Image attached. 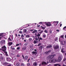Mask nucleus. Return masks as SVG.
<instances>
[{
  "instance_id": "nucleus-1",
  "label": "nucleus",
  "mask_w": 66,
  "mask_h": 66,
  "mask_svg": "<svg viewBox=\"0 0 66 66\" xmlns=\"http://www.w3.org/2000/svg\"><path fill=\"white\" fill-rule=\"evenodd\" d=\"M1 50H2L4 52V51H5L6 50V47L4 45L2 47V49H1Z\"/></svg>"
},
{
  "instance_id": "nucleus-2",
  "label": "nucleus",
  "mask_w": 66,
  "mask_h": 66,
  "mask_svg": "<svg viewBox=\"0 0 66 66\" xmlns=\"http://www.w3.org/2000/svg\"><path fill=\"white\" fill-rule=\"evenodd\" d=\"M59 23V22L57 21H54L53 22V23L54 24V26H56Z\"/></svg>"
},
{
  "instance_id": "nucleus-3",
  "label": "nucleus",
  "mask_w": 66,
  "mask_h": 66,
  "mask_svg": "<svg viewBox=\"0 0 66 66\" xmlns=\"http://www.w3.org/2000/svg\"><path fill=\"white\" fill-rule=\"evenodd\" d=\"M0 55H1V57H0V60H3L4 59V57L3 56V55L1 54H0Z\"/></svg>"
},
{
  "instance_id": "nucleus-4",
  "label": "nucleus",
  "mask_w": 66,
  "mask_h": 66,
  "mask_svg": "<svg viewBox=\"0 0 66 66\" xmlns=\"http://www.w3.org/2000/svg\"><path fill=\"white\" fill-rule=\"evenodd\" d=\"M55 61V62H56V59L53 60V59H50L49 61V62L50 63H52V62Z\"/></svg>"
},
{
  "instance_id": "nucleus-5",
  "label": "nucleus",
  "mask_w": 66,
  "mask_h": 66,
  "mask_svg": "<svg viewBox=\"0 0 66 66\" xmlns=\"http://www.w3.org/2000/svg\"><path fill=\"white\" fill-rule=\"evenodd\" d=\"M53 48L54 49H55V50H56L57 49H59V46H58V45H57L55 46H53Z\"/></svg>"
},
{
  "instance_id": "nucleus-6",
  "label": "nucleus",
  "mask_w": 66,
  "mask_h": 66,
  "mask_svg": "<svg viewBox=\"0 0 66 66\" xmlns=\"http://www.w3.org/2000/svg\"><path fill=\"white\" fill-rule=\"evenodd\" d=\"M62 60V57H61V56H60L59 57L58 59L57 60L58 62H60Z\"/></svg>"
},
{
  "instance_id": "nucleus-7",
  "label": "nucleus",
  "mask_w": 66,
  "mask_h": 66,
  "mask_svg": "<svg viewBox=\"0 0 66 66\" xmlns=\"http://www.w3.org/2000/svg\"><path fill=\"white\" fill-rule=\"evenodd\" d=\"M46 25L47 27H50L51 26V24L50 22H48L46 23Z\"/></svg>"
},
{
  "instance_id": "nucleus-8",
  "label": "nucleus",
  "mask_w": 66,
  "mask_h": 66,
  "mask_svg": "<svg viewBox=\"0 0 66 66\" xmlns=\"http://www.w3.org/2000/svg\"><path fill=\"white\" fill-rule=\"evenodd\" d=\"M8 64H9V63L6 62H5L3 63V65H4V66H7V65Z\"/></svg>"
},
{
  "instance_id": "nucleus-9",
  "label": "nucleus",
  "mask_w": 66,
  "mask_h": 66,
  "mask_svg": "<svg viewBox=\"0 0 66 66\" xmlns=\"http://www.w3.org/2000/svg\"><path fill=\"white\" fill-rule=\"evenodd\" d=\"M46 64H47V63L46 62H44V61H43L41 65H46Z\"/></svg>"
},
{
  "instance_id": "nucleus-10",
  "label": "nucleus",
  "mask_w": 66,
  "mask_h": 66,
  "mask_svg": "<svg viewBox=\"0 0 66 66\" xmlns=\"http://www.w3.org/2000/svg\"><path fill=\"white\" fill-rule=\"evenodd\" d=\"M6 60L7 61H9V62H10L12 60H11V59L8 57L6 58Z\"/></svg>"
},
{
  "instance_id": "nucleus-11",
  "label": "nucleus",
  "mask_w": 66,
  "mask_h": 66,
  "mask_svg": "<svg viewBox=\"0 0 66 66\" xmlns=\"http://www.w3.org/2000/svg\"><path fill=\"white\" fill-rule=\"evenodd\" d=\"M13 44V43L12 42H8V45L9 46H11Z\"/></svg>"
},
{
  "instance_id": "nucleus-12",
  "label": "nucleus",
  "mask_w": 66,
  "mask_h": 66,
  "mask_svg": "<svg viewBox=\"0 0 66 66\" xmlns=\"http://www.w3.org/2000/svg\"><path fill=\"white\" fill-rule=\"evenodd\" d=\"M32 54H35V55H36L37 54V52L35 51H33L32 52Z\"/></svg>"
},
{
  "instance_id": "nucleus-13",
  "label": "nucleus",
  "mask_w": 66,
  "mask_h": 66,
  "mask_svg": "<svg viewBox=\"0 0 66 66\" xmlns=\"http://www.w3.org/2000/svg\"><path fill=\"white\" fill-rule=\"evenodd\" d=\"M52 47V46L50 45H48L47 46H46L47 48H50Z\"/></svg>"
},
{
  "instance_id": "nucleus-14",
  "label": "nucleus",
  "mask_w": 66,
  "mask_h": 66,
  "mask_svg": "<svg viewBox=\"0 0 66 66\" xmlns=\"http://www.w3.org/2000/svg\"><path fill=\"white\" fill-rule=\"evenodd\" d=\"M43 26H45V25L44 24H43L42 26H41V27L42 28V29L43 30H44V29H45V27H44Z\"/></svg>"
},
{
  "instance_id": "nucleus-15",
  "label": "nucleus",
  "mask_w": 66,
  "mask_h": 66,
  "mask_svg": "<svg viewBox=\"0 0 66 66\" xmlns=\"http://www.w3.org/2000/svg\"><path fill=\"white\" fill-rule=\"evenodd\" d=\"M28 58V56H26L24 58L25 61H27V60Z\"/></svg>"
},
{
  "instance_id": "nucleus-16",
  "label": "nucleus",
  "mask_w": 66,
  "mask_h": 66,
  "mask_svg": "<svg viewBox=\"0 0 66 66\" xmlns=\"http://www.w3.org/2000/svg\"><path fill=\"white\" fill-rule=\"evenodd\" d=\"M4 51V52L5 53V55L6 56H9V55H8V54H7V52L6 51Z\"/></svg>"
},
{
  "instance_id": "nucleus-17",
  "label": "nucleus",
  "mask_w": 66,
  "mask_h": 66,
  "mask_svg": "<svg viewBox=\"0 0 66 66\" xmlns=\"http://www.w3.org/2000/svg\"><path fill=\"white\" fill-rule=\"evenodd\" d=\"M7 41L8 42H10V41H12V40L11 38H10V37H9Z\"/></svg>"
},
{
  "instance_id": "nucleus-18",
  "label": "nucleus",
  "mask_w": 66,
  "mask_h": 66,
  "mask_svg": "<svg viewBox=\"0 0 66 66\" xmlns=\"http://www.w3.org/2000/svg\"><path fill=\"white\" fill-rule=\"evenodd\" d=\"M28 45V43L27 42L24 44V45L25 47H26L27 46V45Z\"/></svg>"
},
{
  "instance_id": "nucleus-19",
  "label": "nucleus",
  "mask_w": 66,
  "mask_h": 66,
  "mask_svg": "<svg viewBox=\"0 0 66 66\" xmlns=\"http://www.w3.org/2000/svg\"><path fill=\"white\" fill-rule=\"evenodd\" d=\"M46 22H40L39 23L40 24H42V25H43V24H45L46 23Z\"/></svg>"
},
{
  "instance_id": "nucleus-20",
  "label": "nucleus",
  "mask_w": 66,
  "mask_h": 66,
  "mask_svg": "<svg viewBox=\"0 0 66 66\" xmlns=\"http://www.w3.org/2000/svg\"><path fill=\"white\" fill-rule=\"evenodd\" d=\"M43 47L42 46H40L39 47V49L40 50H42Z\"/></svg>"
},
{
  "instance_id": "nucleus-21",
  "label": "nucleus",
  "mask_w": 66,
  "mask_h": 66,
  "mask_svg": "<svg viewBox=\"0 0 66 66\" xmlns=\"http://www.w3.org/2000/svg\"><path fill=\"white\" fill-rule=\"evenodd\" d=\"M47 60H51V58H50V55L47 57Z\"/></svg>"
},
{
  "instance_id": "nucleus-22",
  "label": "nucleus",
  "mask_w": 66,
  "mask_h": 66,
  "mask_svg": "<svg viewBox=\"0 0 66 66\" xmlns=\"http://www.w3.org/2000/svg\"><path fill=\"white\" fill-rule=\"evenodd\" d=\"M33 65L34 66H37V63L36 62H35L33 64Z\"/></svg>"
},
{
  "instance_id": "nucleus-23",
  "label": "nucleus",
  "mask_w": 66,
  "mask_h": 66,
  "mask_svg": "<svg viewBox=\"0 0 66 66\" xmlns=\"http://www.w3.org/2000/svg\"><path fill=\"white\" fill-rule=\"evenodd\" d=\"M11 48L12 50H15V48H13V46H11Z\"/></svg>"
},
{
  "instance_id": "nucleus-24",
  "label": "nucleus",
  "mask_w": 66,
  "mask_h": 66,
  "mask_svg": "<svg viewBox=\"0 0 66 66\" xmlns=\"http://www.w3.org/2000/svg\"><path fill=\"white\" fill-rule=\"evenodd\" d=\"M50 56L51 60L53 58V56L52 55H50Z\"/></svg>"
},
{
  "instance_id": "nucleus-25",
  "label": "nucleus",
  "mask_w": 66,
  "mask_h": 66,
  "mask_svg": "<svg viewBox=\"0 0 66 66\" xmlns=\"http://www.w3.org/2000/svg\"><path fill=\"white\" fill-rule=\"evenodd\" d=\"M63 30H64L65 31H66V26L64 27L63 28Z\"/></svg>"
},
{
  "instance_id": "nucleus-26",
  "label": "nucleus",
  "mask_w": 66,
  "mask_h": 66,
  "mask_svg": "<svg viewBox=\"0 0 66 66\" xmlns=\"http://www.w3.org/2000/svg\"><path fill=\"white\" fill-rule=\"evenodd\" d=\"M37 41L35 40H34L33 42V43L34 44H37Z\"/></svg>"
},
{
  "instance_id": "nucleus-27",
  "label": "nucleus",
  "mask_w": 66,
  "mask_h": 66,
  "mask_svg": "<svg viewBox=\"0 0 66 66\" xmlns=\"http://www.w3.org/2000/svg\"><path fill=\"white\" fill-rule=\"evenodd\" d=\"M43 38H46V35L45 34H44L43 35Z\"/></svg>"
},
{
  "instance_id": "nucleus-28",
  "label": "nucleus",
  "mask_w": 66,
  "mask_h": 66,
  "mask_svg": "<svg viewBox=\"0 0 66 66\" xmlns=\"http://www.w3.org/2000/svg\"><path fill=\"white\" fill-rule=\"evenodd\" d=\"M26 37H27V38H29V37H30V35H27L26 36Z\"/></svg>"
},
{
  "instance_id": "nucleus-29",
  "label": "nucleus",
  "mask_w": 66,
  "mask_h": 66,
  "mask_svg": "<svg viewBox=\"0 0 66 66\" xmlns=\"http://www.w3.org/2000/svg\"><path fill=\"white\" fill-rule=\"evenodd\" d=\"M3 33H2L0 34V36H3Z\"/></svg>"
},
{
  "instance_id": "nucleus-30",
  "label": "nucleus",
  "mask_w": 66,
  "mask_h": 66,
  "mask_svg": "<svg viewBox=\"0 0 66 66\" xmlns=\"http://www.w3.org/2000/svg\"><path fill=\"white\" fill-rule=\"evenodd\" d=\"M36 37H37V36H35V38L36 40H38V38H36Z\"/></svg>"
},
{
  "instance_id": "nucleus-31",
  "label": "nucleus",
  "mask_w": 66,
  "mask_h": 66,
  "mask_svg": "<svg viewBox=\"0 0 66 66\" xmlns=\"http://www.w3.org/2000/svg\"><path fill=\"white\" fill-rule=\"evenodd\" d=\"M29 41H31V40H32V38H29Z\"/></svg>"
},
{
  "instance_id": "nucleus-32",
  "label": "nucleus",
  "mask_w": 66,
  "mask_h": 66,
  "mask_svg": "<svg viewBox=\"0 0 66 66\" xmlns=\"http://www.w3.org/2000/svg\"><path fill=\"white\" fill-rule=\"evenodd\" d=\"M20 49V47H19L17 48L16 49L17 50H19Z\"/></svg>"
},
{
  "instance_id": "nucleus-33",
  "label": "nucleus",
  "mask_w": 66,
  "mask_h": 66,
  "mask_svg": "<svg viewBox=\"0 0 66 66\" xmlns=\"http://www.w3.org/2000/svg\"><path fill=\"white\" fill-rule=\"evenodd\" d=\"M61 52L62 53H64L65 52V51H63V49H61Z\"/></svg>"
},
{
  "instance_id": "nucleus-34",
  "label": "nucleus",
  "mask_w": 66,
  "mask_h": 66,
  "mask_svg": "<svg viewBox=\"0 0 66 66\" xmlns=\"http://www.w3.org/2000/svg\"><path fill=\"white\" fill-rule=\"evenodd\" d=\"M44 32V30H42L40 32H39V33L40 34H42V33H43V32Z\"/></svg>"
},
{
  "instance_id": "nucleus-35",
  "label": "nucleus",
  "mask_w": 66,
  "mask_h": 66,
  "mask_svg": "<svg viewBox=\"0 0 66 66\" xmlns=\"http://www.w3.org/2000/svg\"><path fill=\"white\" fill-rule=\"evenodd\" d=\"M38 35H37V36H38V37H39V36H40V34L39 33H38Z\"/></svg>"
},
{
  "instance_id": "nucleus-36",
  "label": "nucleus",
  "mask_w": 66,
  "mask_h": 66,
  "mask_svg": "<svg viewBox=\"0 0 66 66\" xmlns=\"http://www.w3.org/2000/svg\"><path fill=\"white\" fill-rule=\"evenodd\" d=\"M22 50H26V47H23L22 48Z\"/></svg>"
},
{
  "instance_id": "nucleus-37",
  "label": "nucleus",
  "mask_w": 66,
  "mask_h": 66,
  "mask_svg": "<svg viewBox=\"0 0 66 66\" xmlns=\"http://www.w3.org/2000/svg\"><path fill=\"white\" fill-rule=\"evenodd\" d=\"M21 65L22 66H24V64L23 63H22L21 64Z\"/></svg>"
},
{
  "instance_id": "nucleus-38",
  "label": "nucleus",
  "mask_w": 66,
  "mask_h": 66,
  "mask_svg": "<svg viewBox=\"0 0 66 66\" xmlns=\"http://www.w3.org/2000/svg\"><path fill=\"white\" fill-rule=\"evenodd\" d=\"M64 36V35H62L61 36V38H63Z\"/></svg>"
},
{
  "instance_id": "nucleus-39",
  "label": "nucleus",
  "mask_w": 66,
  "mask_h": 66,
  "mask_svg": "<svg viewBox=\"0 0 66 66\" xmlns=\"http://www.w3.org/2000/svg\"><path fill=\"white\" fill-rule=\"evenodd\" d=\"M58 40V38H55V39L54 40H55V41H57V40Z\"/></svg>"
},
{
  "instance_id": "nucleus-40",
  "label": "nucleus",
  "mask_w": 66,
  "mask_h": 66,
  "mask_svg": "<svg viewBox=\"0 0 66 66\" xmlns=\"http://www.w3.org/2000/svg\"><path fill=\"white\" fill-rule=\"evenodd\" d=\"M27 65L28 66H30V65H31V64H30L28 63L27 64Z\"/></svg>"
},
{
  "instance_id": "nucleus-41",
  "label": "nucleus",
  "mask_w": 66,
  "mask_h": 66,
  "mask_svg": "<svg viewBox=\"0 0 66 66\" xmlns=\"http://www.w3.org/2000/svg\"><path fill=\"white\" fill-rule=\"evenodd\" d=\"M19 65H20L19 63H16V66H19Z\"/></svg>"
},
{
  "instance_id": "nucleus-42",
  "label": "nucleus",
  "mask_w": 66,
  "mask_h": 66,
  "mask_svg": "<svg viewBox=\"0 0 66 66\" xmlns=\"http://www.w3.org/2000/svg\"><path fill=\"white\" fill-rule=\"evenodd\" d=\"M24 33H26L27 32V30L26 29H24Z\"/></svg>"
},
{
  "instance_id": "nucleus-43",
  "label": "nucleus",
  "mask_w": 66,
  "mask_h": 66,
  "mask_svg": "<svg viewBox=\"0 0 66 66\" xmlns=\"http://www.w3.org/2000/svg\"><path fill=\"white\" fill-rule=\"evenodd\" d=\"M48 53V52H45V54H47Z\"/></svg>"
},
{
  "instance_id": "nucleus-44",
  "label": "nucleus",
  "mask_w": 66,
  "mask_h": 66,
  "mask_svg": "<svg viewBox=\"0 0 66 66\" xmlns=\"http://www.w3.org/2000/svg\"><path fill=\"white\" fill-rule=\"evenodd\" d=\"M18 46H19V44H17L16 45V46L17 47Z\"/></svg>"
},
{
  "instance_id": "nucleus-45",
  "label": "nucleus",
  "mask_w": 66,
  "mask_h": 66,
  "mask_svg": "<svg viewBox=\"0 0 66 66\" xmlns=\"http://www.w3.org/2000/svg\"><path fill=\"white\" fill-rule=\"evenodd\" d=\"M41 45V44L40 43H39V44L37 46H40Z\"/></svg>"
},
{
  "instance_id": "nucleus-46",
  "label": "nucleus",
  "mask_w": 66,
  "mask_h": 66,
  "mask_svg": "<svg viewBox=\"0 0 66 66\" xmlns=\"http://www.w3.org/2000/svg\"><path fill=\"white\" fill-rule=\"evenodd\" d=\"M57 64V66H61V65L59 64Z\"/></svg>"
},
{
  "instance_id": "nucleus-47",
  "label": "nucleus",
  "mask_w": 66,
  "mask_h": 66,
  "mask_svg": "<svg viewBox=\"0 0 66 66\" xmlns=\"http://www.w3.org/2000/svg\"><path fill=\"white\" fill-rule=\"evenodd\" d=\"M44 32H45V33H47L48 31H47L46 30H44Z\"/></svg>"
},
{
  "instance_id": "nucleus-48",
  "label": "nucleus",
  "mask_w": 66,
  "mask_h": 66,
  "mask_svg": "<svg viewBox=\"0 0 66 66\" xmlns=\"http://www.w3.org/2000/svg\"><path fill=\"white\" fill-rule=\"evenodd\" d=\"M50 34H51V33H52V30H50Z\"/></svg>"
},
{
  "instance_id": "nucleus-49",
  "label": "nucleus",
  "mask_w": 66,
  "mask_h": 66,
  "mask_svg": "<svg viewBox=\"0 0 66 66\" xmlns=\"http://www.w3.org/2000/svg\"><path fill=\"white\" fill-rule=\"evenodd\" d=\"M47 52H48V53H50V52H51V51L49 50Z\"/></svg>"
},
{
  "instance_id": "nucleus-50",
  "label": "nucleus",
  "mask_w": 66,
  "mask_h": 66,
  "mask_svg": "<svg viewBox=\"0 0 66 66\" xmlns=\"http://www.w3.org/2000/svg\"><path fill=\"white\" fill-rule=\"evenodd\" d=\"M39 39H40V40H43V38H42L41 37H40Z\"/></svg>"
},
{
  "instance_id": "nucleus-51",
  "label": "nucleus",
  "mask_w": 66,
  "mask_h": 66,
  "mask_svg": "<svg viewBox=\"0 0 66 66\" xmlns=\"http://www.w3.org/2000/svg\"><path fill=\"white\" fill-rule=\"evenodd\" d=\"M22 57L23 59H24V56L23 55H22Z\"/></svg>"
},
{
  "instance_id": "nucleus-52",
  "label": "nucleus",
  "mask_w": 66,
  "mask_h": 66,
  "mask_svg": "<svg viewBox=\"0 0 66 66\" xmlns=\"http://www.w3.org/2000/svg\"><path fill=\"white\" fill-rule=\"evenodd\" d=\"M11 38L12 39V40H13V36H11Z\"/></svg>"
},
{
  "instance_id": "nucleus-53",
  "label": "nucleus",
  "mask_w": 66,
  "mask_h": 66,
  "mask_svg": "<svg viewBox=\"0 0 66 66\" xmlns=\"http://www.w3.org/2000/svg\"><path fill=\"white\" fill-rule=\"evenodd\" d=\"M24 37V36H23V35H21V37Z\"/></svg>"
},
{
  "instance_id": "nucleus-54",
  "label": "nucleus",
  "mask_w": 66,
  "mask_h": 66,
  "mask_svg": "<svg viewBox=\"0 0 66 66\" xmlns=\"http://www.w3.org/2000/svg\"><path fill=\"white\" fill-rule=\"evenodd\" d=\"M35 33H37V30H35Z\"/></svg>"
},
{
  "instance_id": "nucleus-55",
  "label": "nucleus",
  "mask_w": 66,
  "mask_h": 66,
  "mask_svg": "<svg viewBox=\"0 0 66 66\" xmlns=\"http://www.w3.org/2000/svg\"><path fill=\"white\" fill-rule=\"evenodd\" d=\"M53 55V57H54V56H56V54H53V55Z\"/></svg>"
},
{
  "instance_id": "nucleus-56",
  "label": "nucleus",
  "mask_w": 66,
  "mask_h": 66,
  "mask_svg": "<svg viewBox=\"0 0 66 66\" xmlns=\"http://www.w3.org/2000/svg\"><path fill=\"white\" fill-rule=\"evenodd\" d=\"M33 50V48H31L30 50V51H32Z\"/></svg>"
},
{
  "instance_id": "nucleus-57",
  "label": "nucleus",
  "mask_w": 66,
  "mask_h": 66,
  "mask_svg": "<svg viewBox=\"0 0 66 66\" xmlns=\"http://www.w3.org/2000/svg\"><path fill=\"white\" fill-rule=\"evenodd\" d=\"M2 43H5V40H4L2 41Z\"/></svg>"
},
{
  "instance_id": "nucleus-58",
  "label": "nucleus",
  "mask_w": 66,
  "mask_h": 66,
  "mask_svg": "<svg viewBox=\"0 0 66 66\" xmlns=\"http://www.w3.org/2000/svg\"><path fill=\"white\" fill-rule=\"evenodd\" d=\"M32 33H35V30H34V31H33L32 32Z\"/></svg>"
},
{
  "instance_id": "nucleus-59",
  "label": "nucleus",
  "mask_w": 66,
  "mask_h": 66,
  "mask_svg": "<svg viewBox=\"0 0 66 66\" xmlns=\"http://www.w3.org/2000/svg\"><path fill=\"white\" fill-rule=\"evenodd\" d=\"M30 31H34V29H30Z\"/></svg>"
},
{
  "instance_id": "nucleus-60",
  "label": "nucleus",
  "mask_w": 66,
  "mask_h": 66,
  "mask_svg": "<svg viewBox=\"0 0 66 66\" xmlns=\"http://www.w3.org/2000/svg\"><path fill=\"white\" fill-rule=\"evenodd\" d=\"M66 59H64L63 60V61H64V62L65 61H66Z\"/></svg>"
},
{
  "instance_id": "nucleus-61",
  "label": "nucleus",
  "mask_w": 66,
  "mask_h": 66,
  "mask_svg": "<svg viewBox=\"0 0 66 66\" xmlns=\"http://www.w3.org/2000/svg\"><path fill=\"white\" fill-rule=\"evenodd\" d=\"M19 33H21V34L22 33V31H19Z\"/></svg>"
},
{
  "instance_id": "nucleus-62",
  "label": "nucleus",
  "mask_w": 66,
  "mask_h": 66,
  "mask_svg": "<svg viewBox=\"0 0 66 66\" xmlns=\"http://www.w3.org/2000/svg\"><path fill=\"white\" fill-rule=\"evenodd\" d=\"M30 48H32L33 47V46L32 45H30Z\"/></svg>"
},
{
  "instance_id": "nucleus-63",
  "label": "nucleus",
  "mask_w": 66,
  "mask_h": 66,
  "mask_svg": "<svg viewBox=\"0 0 66 66\" xmlns=\"http://www.w3.org/2000/svg\"><path fill=\"white\" fill-rule=\"evenodd\" d=\"M54 66H57V64H54Z\"/></svg>"
},
{
  "instance_id": "nucleus-64",
  "label": "nucleus",
  "mask_w": 66,
  "mask_h": 66,
  "mask_svg": "<svg viewBox=\"0 0 66 66\" xmlns=\"http://www.w3.org/2000/svg\"><path fill=\"white\" fill-rule=\"evenodd\" d=\"M17 56L18 57H19V55H17Z\"/></svg>"
}]
</instances>
